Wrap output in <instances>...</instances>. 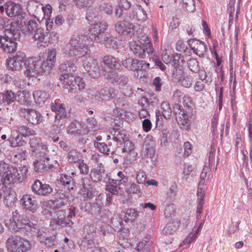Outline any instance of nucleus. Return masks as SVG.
I'll use <instances>...</instances> for the list:
<instances>
[{
  "label": "nucleus",
  "instance_id": "1",
  "mask_svg": "<svg viewBox=\"0 0 252 252\" xmlns=\"http://www.w3.org/2000/svg\"><path fill=\"white\" fill-rule=\"evenodd\" d=\"M94 44L92 38L85 34H73L70 38L68 45V49L64 51L63 55L65 58L73 57L69 61H66L60 65L61 71L63 73L62 77L67 75H72L77 69L74 63L78 58L84 57L91 53L90 48Z\"/></svg>",
  "mask_w": 252,
  "mask_h": 252
},
{
  "label": "nucleus",
  "instance_id": "2",
  "mask_svg": "<svg viewBox=\"0 0 252 252\" xmlns=\"http://www.w3.org/2000/svg\"><path fill=\"white\" fill-rule=\"evenodd\" d=\"M28 172L26 166L19 169L5 162L0 163V182L5 185H11L23 182Z\"/></svg>",
  "mask_w": 252,
  "mask_h": 252
},
{
  "label": "nucleus",
  "instance_id": "3",
  "mask_svg": "<svg viewBox=\"0 0 252 252\" xmlns=\"http://www.w3.org/2000/svg\"><path fill=\"white\" fill-rule=\"evenodd\" d=\"M18 25L19 21L10 20L4 23V32L6 37L0 36V47L8 53H12L16 51L17 43L11 39H17L20 37V27Z\"/></svg>",
  "mask_w": 252,
  "mask_h": 252
},
{
  "label": "nucleus",
  "instance_id": "4",
  "mask_svg": "<svg viewBox=\"0 0 252 252\" xmlns=\"http://www.w3.org/2000/svg\"><path fill=\"white\" fill-rule=\"evenodd\" d=\"M25 25V29L21 30L25 34L28 35L36 42V45L38 41L45 42L47 40V37L43 35L44 30L40 27L38 23L33 20H30L27 23L24 22Z\"/></svg>",
  "mask_w": 252,
  "mask_h": 252
},
{
  "label": "nucleus",
  "instance_id": "5",
  "mask_svg": "<svg viewBox=\"0 0 252 252\" xmlns=\"http://www.w3.org/2000/svg\"><path fill=\"white\" fill-rule=\"evenodd\" d=\"M25 75L28 77H37L44 72L42 61L37 58H29L25 62Z\"/></svg>",
  "mask_w": 252,
  "mask_h": 252
},
{
  "label": "nucleus",
  "instance_id": "6",
  "mask_svg": "<svg viewBox=\"0 0 252 252\" xmlns=\"http://www.w3.org/2000/svg\"><path fill=\"white\" fill-rule=\"evenodd\" d=\"M51 109L56 114L53 127L59 128L64 126L66 123L67 114L60 100H56L54 103H51Z\"/></svg>",
  "mask_w": 252,
  "mask_h": 252
},
{
  "label": "nucleus",
  "instance_id": "7",
  "mask_svg": "<svg viewBox=\"0 0 252 252\" xmlns=\"http://www.w3.org/2000/svg\"><path fill=\"white\" fill-rule=\"evenodd\" d=\"M61 79L63 80L64 87L71 93H77L78 91H81L85 88L83 79L80 77L67 75L64 78Z\"/></svg>",
  "mask_w": 252,
  "mask_h": 252
},
{
  "label": "nucleus",
  "instance_id": "8",
  "mask_svg": "<svg viewBox=\"0 0 252 252\" xmlns=\"http://www.w3.org/2000/svg\"><path fill=\"white\" fill-rule=\"evenodd\" d=\"M137 41L132 40L130 43V48L133 54L136 57L144 58L145 56V45L150 43L149 37L142 36L138 37Z\"/></svg>",
  "mask_w": 252,
  "mask_h": 252
},
{
  "label": "nucleus",
  "instance_id": "9",
  "mask_svg": "<svg viewBox=\"0 0 252 252\" xmlns=\"http://www.w3.org/2000/svg\"><path fill=\"white\" fill-rule=\"evenodd\" d=\"M63 212L60 211L58 212L56 216L52 219L50 222V226L53 228H64L67 226L70 227L73 224V222L70 220L72 216H75V213H70L67 217L62 216Z\"/></svg>",
  "mask_w": 252,
  "mask_h": 252
},
{
  "label": "nucleus",
  "instance_id": "10",
  "mask_svg": "<svg viewBox=\"0 0 252 252\" xmlns=\"http://www.w3.org/2000/svg\"><path fill=\"white\" fill-rule=\"evenodd\" d=\"M172 76L174 81L186 88H190L193 82V77L185 73L181 67L174 70Z\"/></svg>",
  "mask_w": 252,
  "mask_h": 252
},
{
  "label": "nucleus",
  "instance_id": "11",
  "mask_svg": "<svg viewBox=\"0 0 252 252\" xmlns=\"http://www.w3.org/2000/svg\"><path fill=\"white\" fill-rule=\"evenodd\" d=\"M7 243L8 249H14L20 252H26L31 249L29 241L22 238H9Z\"/></svg>",
  "mask_w": 252,
  "mask_h": 252
},
{
  "label": "nucleus",
  "instance_id": "12",
  "mask_svg": "<svg viewBox=\"0 0 252 252\" xmlns=\"http://www.w3.org/2000/svg\"><path fill=\"white\" fill-rule=\"evenodd\" d=\"M83 66L86 71L94 78L97 77L101 73L104 75L105 73L102 71L105 69H100L98 66L97 61L91 57L87 58L86 60L84 61Z\"/></svg>",
  "mask_w": 252,
  "mask_h": 252
},
{
  "label": "nucleus",
  "instance_id": "13",
  "mask_svg": "<svg viewBox=\"0 0 252 252\" xmlns=\"http://www.w3.org/2000/svg\"><path fill=\"white\" fill-rule=\"evenodd\" d=\"M32 154L37 158H43L49 160L57 155L56 150L53 147L49 149L47 145L42 144L38 148L32 150Z\"/></svg>",
  "mask_w": 252,
  "mask_h": 252
},
{
  "label": "nucleus",
  "instance_id": "14",
  "mask_svg": "<svg viewBox=\"0 0 252 252\" xmlns=\"http://www.w3.org/2000/svg\"><path fill=\"white\" fill-rule=\"evenodd\" d=\"M20 113L25 119L32 125H38L42 122V115L34 109L22 108Z\"/></svg>",
  "mask_w": 252,
  "mask_h": 252
},
{
  "label": "nucleus",
  "instance_id": "15",
  "mask_svg": "<svg viewBox=\"0 0 252 252\" xmlns=\"http://www.w3.org/2000/svg\"><path fill=\"white\" fill-rule=\"evenodd\" d=\"M26 56L23 52H18L15 55L10 58L7 62V66L12 70H20L24 63L25 62Z\"/></svg>",
  "mask_w": 252,
  "mask_h": 252
},
{
  "label": "nucleus",
  "instance_id": "16",
  "mask_svg": "<svg viewBox=\"0 0 252 252\" xmlns=\"http://www.w3.org/2000/svg\"><path fill=\"white\" fill-rule=\"evenodd\" d=\"M242 0H238L237 3V8L235 12V5L236 0H230L228 4V13L229 14V27H230L233 23L235 18V21L238 19V15L240 13V6Z\"/></svg>",
  "mask_w": 252,
  "mask_h": 252
},
{
  "label": "nucleus",
  "instance_id": "17",
  "mask_svg": "<svg viewBox=\"0 0 252 252\" xmlns=\"http://www.w3.org/2000/svg\"><path fill=\"white\" fill-rule=\"evenodd\" d=\"M20 203L24 210L32 213H35L38 208L36 201L29 194L23 195L20 199Z\"/></svg>",
  "mask_w": 252,
  "mask_h": 252
},
{
  "label": "nucleus",
  "instance_id": "18",
  "mask_svg": "<svg viewBox=\"0 0 252 252\" xmlns=\"http://www.w3.org/2000/svg\"><path fill=\"white\" fill-rule=\"evenodd\" d=\"M115 28L118 33L121 35H131L134 33L133 25L126 21L117 22Z\"/></svg>",
  "mask_w": 252,
  "mask_h": 252
},
{
  "label": "nucleus",
  "instance_id": "19",
  "mask_svg": "<svg viewBox=\"0 0 252 252\" xmlns=\"http://www.w3.org/2000/svg\"><path fill=\"white\" fill-rule=\"evenodd\" d=\"M32 190L37 195L46 196L52 193L53 189L49 185L43 184L39 180H36L32 186Z\"/></svg>",
  "mask_w": 252,
  "mask_h": 252
},
{
  "label": "nucleus",
  "instance_id": "20",
  "mask_svg": "<svg viewBox=\"0 0 252 252\" xmlns=\"http://www.w3.org/2000/svg\"><path fill=\"white\" fill-rule=\"evenodd\" d=\"M5 11L7 15L10 17L18 16V18L22 19L27 15L26 13L23 10L19 4L14 2H9L5 6Z\"/></svg>",
  "mask_w": 252,
  "mask_h": 252
},
{
  "label": "nucleus",
  "instance_id": "21",
  "mask_svg": "<svg viewBox=\"0 0 252 252\" xmlns=\"http://www.w3.org/2000/svg\"><path fill=\"white\" fill-rule=\"evenodd\" d=\"M47 57L46 62L42 63L43 65L44 73L46 74H49L50 71L55 66L57 51L53 48H49L47 50Z\"/></svg>",
  "mask_w": 252,
  "mask_h": 252
},
{
  "label": "nucleus",
  "instance_id": "22",
  "mask_svg": "<svg viewBox=\"0 0 252 252\" xmlns=\"http://www.w3.org/2000/svg\"><path fill=\"white\" fill-rule=\"evenodd\" d=\"M102 71L105 72L104 73L105 77L113 84L124 85L127 82V77L123 75H119L111 70L107 71L106 69H104Z\"/></svg>",
  "mask_w": 252,
  "mask_h": 252
},
{
  "label": "nucleus",
  "instance_id": "23",
  "mask_svg": "<svg viewBox=\"0 0 252 252\" xmlns=\"http://www.w3.org/2000/svg\"><path fill=\"white\" fill-rule=\"evenodd\" d=\"M181 106L177 105L175 107L174 113L178 124H180L181 127L188 130L190 128L189 120V116L184 111L181 110Z\"/></svg>",
  "mask_w": 252,
  "mask_h": 252
},
{
  "label": "nucleus",
  "instance_id": "24",
  "mask_svg": "<svg viewBox=\"0 0 252 252\" xmlns=\"http://www.w3.org/2000/svg\"><path fill=\"white\" fill-rule=\"evenodd\" d=\"M188 44L193 53L200 57H204L206 51V45L200 40L190 39L188 40Z\"/></svg>",
  "mask_w": 252,
  "mask_h": 252
},
{
  "label": "nucleus",
  "instance_id": "25",
  "mask_svg": "<svg viewBox=\"0 0 252 252\" xmlns=\"http://www.w3.org/2000/svg\"><path fill=\"white\" fill-rule=\"evenodd\" d=\"M95 97L99 101H105L115 96V91L113 88H105L96 92Z\"/></svg>",
  "mask_w": 252,
  "mask_h": 252
},
{
  "label": "nucleus",
  "instance_id": "26",
  "mask_svg": "<svg viewBox=\"0 0 252 252\" xmlns=\"http://www.w3.org/2000/svg\"><path fill=\"white\" fill-rule=\"evenodd\" d=\"M82 188L80 189L81 194L85 198H91L93 196V191L91 182L88 178L81 180Z\"/></svg>",
  "mask_w": 252,
  "mask_h": 252
},
{
  "label": "nucleus",
  "instance_id": "27",
  "mask_svg": "<svg viewBox=\"0 0 252 252\" xmlns=\"http://www.w3.org/2000/svg\"><path fill=\"white\" fill-rule=\"evenodd\" d=\"M132 16L133 19L140 23L144 22L147 19V14L146 11L139 5L133 7Z\"/></svg>",
  "mask_w": 252,
  "mask_h": 252
},
{
  "label": "nucleus",
  "instance_id": "28",
  "mask_svg": "<svg viewBox=\"0 0 252 252\" xmlns=\"http://www.w3.org/2000/svg\"><path fill=\"white\" fill-rule=\"evenodd\" d=\"M83 126L81 123L74 121L71 123L66 127V132L68 134L79 136L82 134Z\"/></svg>",
  "mask_w": 252,
  "mask_h": 252
},
{
  "label": "nucleus",
  "instance_id": "29",
  "mask_svg": "<svg viewBox=\"0 0 252 252\" xmlns=\"http://www.w3.org/2000/svg\"><path fill=\"white\" fill-rule=\"evenodd\" d=\"M42 34L47 37V40L44 43L43 42H41V41H38V43H37V46L38 47H45L48 46L49 43L52 44L57 42L59 39V35L58 33L55 31L51 32L49 34L44 31Z\"/></svg>",
  "mask_w": 252,
  "mask_h": 252
},
{
  "label": "nucleus",
  "instance_id": "30",
  "mask_svg": "<svg viewBox=\"0 0 252 252\" xmlns=\"http://www.w3.org/2000/svg\"><path fill=\"white\" fill-rule=\"evenodd\" d=\"M23 136L18 132L13 131L11 132V137L9 139L10 145L12 147L22 146L26 144V141L23 139Z\"/></svg>",
  "mask_w": 252,
  "mask_h": 252
},
{
  "label": "nucleus",
  "instance_id": "31",
  "mask_svg": "<svg viewBox=\"0 0 252 252\" xmlns=\"http://www.w3.org/2000/svg\"><path fill=\"white\" fill-rule=\"evenodd\" d=\"M107 27L108 25L105 21L98 22L91 24V31L94 35H96L103 33Z\"/></svg>",
  "mask_w": 252,
  "mask_h": 252
},
{
  "label": "nucleus",
  "instance_id": "32",
  "mask_svg": "<svg viewBox=\"0 0 252 252\" xmlns=\"http://www.w3.org/2000/svg\"><path fill=\"white\" fill-rule=\"evenodd\" d=\"M94 145L100 153L104 154L105 155L109 156L111 155L113 156L115 154V151L110 149L109 144L107 145L104 143L98 142L94 141Z\"/></svg>",
  "mask_w": 252,
  "mask_h": 252
},
{
  "label": "nucleus",
  "instance_id": "33",
  "mask_svg": "<svg viewBox=\"0 0 252 252\" xmlns=\"http://www.w3.org/2000/svg\"><path fill=\"white\" fill-rule=\"evenodd\" d=\"M17 101L23 105L31 103L30 94L26 90L19 91L17 94Z\"/></svg>",
  "mask_w": 252,
  "mask_h": 252
},
{
  "label": "nucleus",
  "instance_id": "34",
  "mask_svg": "<svg viewBox=\"0 0 252 252\" xmlns=\"http://www.w3.org/2000/svg\"><path fill=\"white\" fill-rule=\"evenodd\" d=\"M30 223L31 222L28 220L23 218L17 220V221L15 220V218H13L11 222L14 226L13 229L16 231H20L22 229H27L28 226L31 225Z\"/></svg>",
  "mask_w": 252,
  "mask_h": 252
},
{
  "label": "nucleus",
  "instance_id": "35",
  "mask_svg": "<svg viewBox=\"0 0 252 252\" xmlns=\"http://www.w3.org/2000/svg\"><path fill=\"white\" fill-rule=\"evenodd\" d=\"M32 94L35 102L39 105L44 103L50 96L47 92L41 90L34 91Z\"/></svg>",
  "mask_w": 252,
  "mask_h": 252
},
{
  "label": "nucleus",
  "instance_id": "36",
  "mask_svg": "<svg viewBox=\"0 0 252 252\" xmlns=\"http://www.w3.org/2000/svg\"><path fill=\"white\" fill-rule=\"evenodd\" d=\"M124 132V129L120 127H113L109 130L110 133L113 136V139L116 142H121L124 140L126 135Z\"/></svg>",
  "mask_w": 252,
  "mask_h": 252
},
{
  "label": "nucleus",
  "instance_id": "37",
  "mask_svg": "<svg viewBox=\"0 0 252 252\" xmlns=\"http://www.w3.org/2000/svg\"><path fill=\"white\" fill-rule=\"evenodd\" d=\"M103 62L105 65L111 68V70H112V69L113 68H119L121 66L120 61L118 59L112 56H104Z\"/></svg>",
  "mask_w": 252,
  "mask_h": 252
},
{
  "label": "nucleus",
  "instance_id": "38",
  "mask_svg": "<svg viewBox=\"0 0 252 252\" xmlns=\"http://www.w3.org/2000/svg\"><path fill=\"white\" fill-rule=\"evenodd\" d=\"M67 158L69 162L78 164L82 160V156L77 150L71 149L68 153Z\"/></svg>",
  "mask_w": 252,
  "mask_h": 252
},
{
  "label": "nucleus",
  "instance_id": "39",
  "mask_svg": "<svg viewBox=\"0 0 252 252\" xmlns=\"http://www.w3.org/2000/svg\"><path fill=\"white\" fill-rule=\"evenodd\" d=\"M58 180L62 185L65 186L68 189H73L74 186V181L73 178L70 176L62 174L61 175Z\"/></svg>",
  "mask_w": 252,
  "mask_h": 252
},
{
  "label": "nucleus",
  "instance_id": "40",
  "mask_svg": "<svg viewBox=\"0 0 252 252\" xmlns=\"http://www.w3.org/2000/svg\"><path fill=\"white\" fill-rule=\"evenodd\" d=\"M80 247L81 249L84 251L90 249L92 252L93 250L97 249V248L95 247L94 241L91 238L88 239L87 238H83V239L80 245Z\"/></svg>",
  "mask_w": 252,
  "mask_h": 252
},
{
  "label": "nucleus",
  "instance_id": "41",
  "mask_svg": "<svg viewBox=\"0 0 252 252\" xmlns=\"http://www.w3.org/2000/svg\"><path fill=\"white\" fill-rule=\"evenodd\" d=\"M138 63V60L132 58H128L122 62L123 65L129 70L136 71L137 65Z\"/></svg>",
  "mask_w": 252,
  "mask_h": 252
},
{
  "label": "nucleus",
  "instance_id": "42",
  "mask_svg": "<svg viewBox=\"0 0 252 252\" xmlns=\"http://www.w3.org/2000/svg\"><path fill=\"white\" fill-rule=\"evenodd\" d=\"M2 100L3 102L10 104L17 101V94H15L11 91H7L3 94Z\"/></svg>",
  "mask_w": 252,
  "mask_h": 252
},
{
  "label": "nucleus",
  "instance_id": "43",
  "mask_svg": "<svg viewBox=\"0 0 252 252\" xmlns=\"http://www.w3.org/2000/svg\"><path fill=\"white\" fill-rule=\"evenodd\" d=\"M86 19L89 21H95V20L98 19V12L93 7H89L86 11Z\"/></svg>",
  "mask_w": 252,
  "mask_h": 252
},
{
  "label": "nucleus",
  "instance_id": "44",
  "mask_svg": "<svg viewBox=\"0 0 252 252\" xmlns=\"http://www.w3.org/2000/svg\"><path fill=\"white\" fill-rule=\"evenodd\" d=\"M115 105L116 108L124 110L128 106V103L124 96L119 97L114 100Z\"/></svg>",
  "mask_w": 252,
  "mask_h": 252
},
{
  "label": "nucleus",
  "instance_id": "45",
  "mask_svg": "<svg viewBox=\"0 0 252 252\" xmlns=\"http://www.w3.org/2000/svg\"><path fill=\"white\" fill-rule=\"evenodd\" d=\"M16 131L18 132L21 135L24 137L28 136L33 135L34 131L26 126H21L17 127Z\"/></svg>",
  "mask_w": 252,
  "mask_h": 252
},
{
  "label": "nucleus",
  "instance_id": "46",
  "mask_svg": "<svg viewBox=\"0 0 252 252\" xmlns=\"http://www.w3.org/2000/svg\"><path fill=\"white\" fill-rule=\"evenodd\" d=\"M173 62L175 65V70L176 68H183L182 65L185 63L184 57L180 54H176L173 56Z\"/></svg>",
  "mask_w": 252,
  "mask_h": 252
},
{
  "label": "nucleus",
  "instance_id": "47",
  "mask_svg": "<svg viewBox=\"0 0 252 252\" xmlns=\"http://www.w3.org/2000/svg\"><path fill=\"white\" fill-rule=\"evenodd\" d=\"M161 108L163 117L167 119H169L172 114V110L169 104L166 102H163L161 104Z\"/></svg>",
  "mask_w": 252,
  "mask_h": 252
},
{
  "label": "nucleus",
  "instance_id": "48",
  "mask_svg": "<svg viewBox=\"0 0 252 252\" xmlns=\"http://www.w3.org/2000/svg\"><path fill=\"white\" fill-rule=\"evenodd\" d=\"M84 238H92L96 235V228L92 225H87L84 227Z\"/></svg>",
  "mask_w": 252,
  "mask_h": 252
},
{
  "label": "nucleus",
  "instance_id": "49",
  "mask_svg": "<svg viewBox=\"0 0 252 252\" xmlns=\"http://www.w3.org/2000/svg\"><path fill=\"white\" fill-rule=\"evenodd\" d=\"M145 148L142 151V155L145 157L152 158L155 155V150L152 146L145 145Z\"/></svg>",
  "mask_w": 252,
  "mask_h": 252
},
{
  "label": "nucleus",
  "instance_id": "50",
  "mask_svg": "<svg viewBox=\"0 0 252 252\" xmlns=\"http://www.w3.org/2000/svg\"><path fill=\"white\" fill-rule=\"evenodd\" d=\"M41 243L44 244L45 246L48 247H51L56 245L57 244V241L56 240V235H53L50 236H47L43 242Z\"/></svg>",
  "mask_w": 252,
  "mask_h": 252
},
{
  "label": "nucleus",
  "instance_id": "51",
  "mask_svg": "<svg viewBox=\"0 0 252 252\" xmlns=\"http://www.w3.org/2000/svg\"><path fill=\"white\" fill-rule=\"evenodd\" d=\"M109 184L106 187V190L110 193L117 195L121 192V188L118 186H115L113 183H108Z\"/></svg>",
  "mask_w": 252,
  "mask_h": 252
},
{
  "label": "nucleus",
  "instance_id": "52",
  "mask_svg": "<svg viewBox=\"0 0 252 252\" xmlns=\"http://www.w3.org/2000/svg\"><path fill=\"white\" fill-rule=\"evenodd\" d=\"M139 212L134 209H127L126 211V214L127 218L125 220L126 221L129 220H134L138 216Z\"/></svg>",
  "mask_w": 252,
  "mask_h": 252
},
{
  "label": "nucleus",
  "instance_id": "53",
  "mask_svg": "<svg viewBox=\"0 0 252 252\" xmlns=\"http://www.w3.org/2000/svg\"><path fill=\"white\" fill-rule=\"evenodd\" d=\"M188 66L190 70L194 72L197 73L199 70V66L197 61L194 59H191L188 62Z\"/></svg>",
  "mask_w": 252,
  "mask_h": 252
},
{
  "label": "nucleus",
  "instance_id": "54",
  "mask_svg": "<svg viewBox=\"0 0 252 252\" xmlns=\"http://www.w3.org/2000/svg\"><path fill=\"white\" fill-rule=\"evenodd\" d=\"M177 229L176 224L174 222L168 223L162 230V232L165 234H171Z\"/></svg>",
  "mask_w": 252,
  "mask_h": 252
},
{
  "label": "nucleus",
  "instance_id": "55",
  "mask_svg": "<svg viewBox=\"0 0 252 252\" xmlns=\"http://www.w3.org/2000/svg\"><path fill=\"white\" fill-rule=\"evenodd\" d=\"M33 164L34 169L36 172H45L47 170V165L41 160H37L34 162Z\"/></svg>",
  "mask_w": 252,
  "mask_h": 252
},
{
  "label": "nucleus",
  "instance_id": "56",
  "mask_svg": "<svg viewBox=\"0 0 252 252\" xmlns=\"http://www.w3.org/2000/svg\"><path fill=\"white\" fill-rule=\"evenodd\" d=\"M90 177L94 182H97L101 181L102 178V174L99 173L97 170L94 168L91 169Z\"/></svg>",
  "mask_w": 252,
  "mask_h": 252
},
{
  "label": "nucleus",
  "instance_id": "57",
  "mask_svg": "<svg viewBox=\"0 0 252 252\" xmlns=\"http://www.w3.org/2000/svg\"><path fill=\"white\" fill-rule=\"evenodd\" d=\"M186 9L190 12H193L195 9V0H182Z\"/></svg>",
  "mask_w": 252,
  "mask_h": 252
},
{
  "label": "nucleus",
  "instance_id": "58",
  "mask_svg": "<svg viewBox=\"0 0 252 252\" xmlns=\"http://www.w3.org/2000/svg\"><path fill=\"white\" fill-rule=\"evenodd\" d=\"M104 44L108 47H114L115 45V43H113L114 41V38L109 33H106L104 35Z\"/></svg>",
  "mask_w": 252,
  "mask_h": 252
},
{
  "label": "nucleus",
  "instance_id": "59",
  "mask_svg": "<svg viewBox=\"0 0 252 252\" xmlns=\"http://www.w3.org/2000/svg\"><path fill=\"white\" fill-rule=\"evenodd\" d=\"M184 97V94L181 90L176 89L174 91L172 99L176 102H181Z\"/></svg>",
  "mask_w": 252,
  "mask_h": 252
},
{
  "label": "nucleus",
  "instance_id": "60",
  "mask_svg": "<svg viewBox=\"0 0 252 252\" xmlns=\"http://www.w3.org/2000/svg\"><path fill=\"white\" fill-rule=\"evenodd\" d=\"M37 231L36 232V236L38 238L40 243L43 242L44 239H45L48 235L47 233V229L46 228L41 227L37 229Z\"/></svg>",
  "mask_w": 252,
  "mask_h": 252
},
{
  "label": "nucleus",
  "instance_id": "61",
  "mask_svg": "<svg viewBox=\"0 0 252 252\" xmlns=\"http://www.w3.org/2000/svg\"><path fill=\"white\" fill-rule=\"evenodd\" d=\"M43 143L41 141V139L37 137H32L30 139L29 144L30 147L32 150H35L38 148Z\"/></svg>",
  "mask_w": 252,
  "mask_h": 252
},
{
  "label": "nucleus",
  "instance_id": "62",
  "mask_svg": "<svg viewBox=\"0 0 252 252\" xmlns=\"http://www.w3.org/2000/svg\"><path fill=\"white\" fill-rule=\"evenodd\" d=\"M147 175L143 171H139L136 174V181L139 184H145L146 182Z\"/></svg>",
  "mask_w": 252,
  "mask_h": 252
},
{
  "label": "nucleus",
  "instance_id": "63",
  "mask_svg": "<svg viewBox=\"0 0 252 252\" xmlns=\"http://www.w3.org/2000/svg\"><path fill=\"white\" fill-rule=\"evenodd\" d=\"M77 166L79 169L80 172L83 175H86L89 172V167L88 165L84 162V160L82 159L81 162L77 164Z\"/></svg>",
  "mask_w": 252,
  "mask_h": 252
},
{
  "label": "nucleus",
  "instance_id": "64",
  "mask_svg": "<svg viewBox=\"0 0 252 252\" xmlns=\"http://www.w3.org/2000/svg\"><path fill=\"white\" fill-rule=\"evenodd\" d=\"M15 202V198L12 195H9L4 200V204L8 208L12 207Z\"/></svg>",
  "mask_w": 252,
  "mask_h": 252
}]
</instances>
